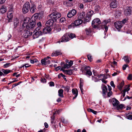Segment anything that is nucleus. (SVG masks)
<instances>
[{"instance_id": "de8ad7c7", "label": "nucleus", "mask_w": 132, "mask_h": 132, "mask_svg": "<svg viewBox=\"0 0 132 132\" xmlns=\"http://www.w3.org/2000/svg\"><path fill=\"white\" fill-rule=\"evenodd\" d=\"M127 79L128 80H131L132 79V75L131 74H130L129 75L128 77H127Z\"/></svg>"}, {"instance_id": "c85d7f7f", "label": "nucleus", "mask_w": 132, "mask_h": 132, "mask_svg": "<svg viewBox=\"0 0 132 132\" xmlns=\"http://www.w3.org/2000/svg\"><path fill=\"white\" fill-rule=\"evenodd\" d=\"M122 59H123L127 63H129V57L127 56H125Z\"/></svg>"}, {"instance_id": "603ef678", "label": "nucleus", "mask_w": 132, "mask_h": 132, "mask_svg": "<svg viewBox=\"0 0 132 132\" xmlns=\"http://www.w3.org/2000/svg\"><path fill=\"white\" fill-rule=\"evenodd\" d=\"M20 83V82H18V83H16V84H14L13 85H12V88H13L14 87H15V86H17Z\"/></svg>"}, {"instance_id": "338daca9", "label": "nucleus", "mask_w": 132, "mask_h": 132, "mask_svg": "<svg viewBox=\"0 0 132 132\" xmlns=\"http://www.w3.org/2000/svg\"><path fill=\"white\" fill-rule=\"evenodd\" d=\"M127 20L126 19H124L121 22H122L123 24H125L127 22Z\"/></svg>"}, {"instance_id": "79ce46f5", "label": "nucleus", "mask_w": 132, "mask_h": 132, "mask_svg": "<svg viewBox=\"0 0 132 132\" xmlns=\"http://www.w3.org/2000/svg\"><path fill=\"white\" fill-rule=\"evenodd\" d=\"M55 118V117L54 116V114L53 115V116H52L51 117V123H53L54 121V120Z\"/></svg>"}, {"instance_id": "09e8293b", "label": "nucleus", "mask_w": 132, "mask_h": 132, "mask_svg": "<svg viewBox=\"0 0 132 132\" xmlns=\"http://www.w3.org/2000/svg\"><path fill=\"white\" fill-rule=\"evenodd\" d=\"M83 80L81 78H80V86H83Z\"/></svg>"}, {"instance_id": "4be33fe9", "label": "nucleus", "mask_w": 132, "mask_h": 132, "mask_svg": "<svg viewBox=\"0 0 132 132\" xmlns=\"http://www.w3.org/2000/svg\"><path fill=\"white\" fill-rule=\"evenodd\" d=\"M63 92V90L62 89H61L59 90L58 91V96L61 97H64Z\"/></svg>"}, {"instance_id": "dca6fc26", "label": "nucleus", "mask_w": 132, "mask_h": 132, "mask_svg": "<svg viewBox=\"0 0 132 132\" xmlns=\"http://www.w3.org/2000/svg\"><path fill=\"white\" fill-rule=\"evenodd\" d=\"M102 88L103 95V96H104L105 95L107 91V88L106 86L103 84H102Z\"/></svg>"}, {"instance_id": "e2e57ef3", "label": "nucleus", "mask_w": 132, "mask_h": 132, "mask_svg": "<svg viewBox=\"0 0 132 132\" xmlns=\"http://www.w3.org/2000/svg\"><path fill=\"white\" fill-rule=\"evenodd\" d=\"M130 87V86H128L127 88H126L124 89V90H126V91L128 92L129 90H130V88H129Z\"/></svg>"}, {"instance_id": "2eb2a0df", "label": "nucleus", "mask_w": 132, "mask_h": 132, "mask_svg": "<svg viewBox=\"0 0 132 132\" xmlns=\"http://www.w3.org/2000/svg\"><path fill=\"white\" fill-rule=\"evenodd\" d=\"M83 22V20L78 19L77 20H76L74 23L75 26H77L80 25Z\"/></svg>"}, {"instance_id": "a211bd4d", "label": "nucleus", "mask_w": 132, "mask_h": 132, "mask_svg": "<svg viewBox=\"0 0 132 132\" xmlns=\"http://www.w3.org/2000/svg\"><path fill=\"white\" fill-rule=\"evenodd\" d=\"M85 14L84 12H82L80 13L78 16V19L82 20L85 19Z\"/></svg>"}, {"instance_id": "f257e3e1", "label": "nucleus", "mask_w": 132, "mask_h": 132, "mask_svg": "<svg viewBox=\"0 0 132 132\" xmlns=\"http://www.w3.org/2000/svg\"><path fill=\"white\" fill-rule=\"evenodd\" d=\"M33 16V15L32 16L30 20L29 18H26L24 20V22L22 25L23 28L21 30H20L21 32V35H22V36L25 38L28 37L31 34L29 31L26 30V28L28 29H32L33 21L32 18Z\"/></svg>"}, {"instance_id": "bb28decb", "label": "nucleus", "mask_w": 132, "mask_h": 132, "mask_svg": "<svg viewBox=\"0 0 132 132\" xmlns=\"http://www.w3.org/2000/svg\"><path fill=\"white\" fill-rule=\"evenodd\" d=\"M62 88L64 89V90L66 91L67 92H69L70 89V87L68 86H62Z\"/></svg>"}, {"instance_id": "1a4fd4ad", "label": "nucleus", "mask_w": 132, "mask_h": 132, "mask_svg": "<svg viewBox=\"0 0 132 132\" xmlns=\"http://www.w3.org/2000/svg\"><path fill=\"white\" fill-rule=\"evenodd\" d=\"M132 12V7H127L124 11V14L126 15H130Z\"/></svg>"}, {"instance_id": "7c9ffc66", "label": "nucleus", "mask_w": 132, "mask_h": 132, "mask_svg": "<svg viewBox=\"0 0 132 132\" xmlns=\"http://www.w3.org/2000/svg\"><path fill=\"white\" fill-rule=\"evenodd\" d=\"M87 111L89 112H90L93 113L95 114H96L97 113V112L96 111H95L90 108L88 109H87Z\"/></svg>"}, {"instance_id": "0eeeda50", "label": "nucleus", "mask_w": 132, "mask_h": 132, "mask_svg": "<svg viewBox=\"0 0 132 132\" xmlns=\"http://www.w3.org/2000/svg\"><path fill=\"white\" fill-rule=\"evenodd\" d=\"M30 4L29 2L26 3L23 5L22 9V11L23 13H27L30 9Z\"/></svg>"}, {"instance_id": "c756f323", "label": "nucleus", "mask_w": 132, "mask_h": 132, "mask_svg": "<svg viewBox=\"0 0 132 132\" xmlns=\"http://www.w3.org/2000/svg\"><path fill=\"white\" fill-rule=\"evenodd\" d=\"M91 30L90 28L86 29L85 31L87 35H89L91 32Z\"/></svg>"}, {"instance_id": "473e14b6", "label": "nucleus", "mask_w": 132, "mask_h": 132, "mask_svg": "<svg viewBox=\"0 0 132 132\" xmlns=\"http://www.w3.org/2000/svg\"><path fill=\"white\" fill-rule=\"evenodd\" d=\"M100 9V6L98 5H96L94 7L95 10L96 11H98Z\"/></svg>"}, {"instance_id": "49530a36", "label": "nucleus", "mask_w": 132, "mask_h": 132, "mask_svg": "<svg viewBox=\"0 0 132 132\" xmlns=\"http://www.w3.org/2000/svg\"><path fill=\"white\" fill-rule=\"evenodd\" d=\"M10 63H6V64H5L4 65V67H5V68H7L8 67H9L10 65Z\"/></svg>"}, {"instance_id": "aec40b11", "label": "nucleus", "mask_w": 132, "mask_h": 132, "mask_svg": "<svg viewBox=\"0 0 132 132\" xmlns=\"http://www.w3.org/2000/svg\"><path fill=\"white\" fill-rule=\"evenodd\" d=\"M19 21L17 18H15L14 19V28H15L18 26Z\"/></svg>"}, {"instance_id": "f3484780", "label": "nucleus", "mask_w": 132, "mask_h": 132, "mask_svg": "<svg viewBox=\"0 0 132 132\" xmlns=\"http://www.w3.org/2000/svg\"><path fill=\"white\" fill-rule=\"evenodd\" d=\"M112 101L113 105L114 106H117L119 103V101L116 98L112 99Z\"/></svg>"}, {"instance_id": "052dcab7", "label": "nucleus", "mask_w": 132, "mask_h": 132, "mask_svg": "<svg viewBox=\"0 0 132 132\" xmlns=\"http://www.w3.org/2000/svg\"><path fill=\"white\" fill-rule=\"evenodd\" d=\"M47 2L49 3H53V0H47Z\"/></svg>"}, {"instance_id": "4c0bfd02", "label": "nucleus", "mask_w": 132, "mask_h": 132, "mask_svg": "<svg viewBox=\"0 0 132 132\" xmlns=\"http://www.w3.org/2000/svg\"><path fill=\"white\" fill-rule=\"evenodd\" d=\"M88 60L90 62L92 61V58L91 55L90 54H88L87 56Z\"/></svg>"}, {"instance_id": "6e6552de", "label": "nucleus", "mask_w": 132, "mask_h": 132, "mask_svg": "<svg viewBox=\"0 0 132 132\" xmlns=\"http://www.w3.org/2000/svg\"><path fill=\"white\" fill-rule=\"evenodd\" d=\"M77 13L75 9H72L67 14V16L69 18H71L75 15Z\"/></svg>"}, {"instance_id": "a18cd8bd", "label": "nucleus", "mask_w": 132, "mask_h": 132, "mask_svg": "<svg viewBox=\"0 0 132 132\" xmlns=\"http://www.w3.org/2000/svg\"><path fill=\"white\" fill-rule=\"evenodd\" d=\"M93 13V11L92 10L89 11L88 13V15H90V16H91Z\"/></svg>"}, {"instance_id": "72a5a7b5", "label": "nucleus", "mask_w": 132, "mask_h": 132, "mask_svg": "<svg viewBox=\"0 0 132 132\" xmlns=\"http://www.w3.org/2000/svg\"><path fill=\"white\" fill-rule=\"evenodd\" d=\"M124 108L123 105V104H120L119 105L117 106V109L119 110V109H122Z\"/></svg>"}, {"instance_id": "2f4dec72", "label": "nucleus", "mask_w": 132, "mask_h": 132, "mask_svg": "<svg viewBox=\"0 0 132 132\" xmlns=\"http://www.w3.org/2000/svg\"><path fill=\"white\" fill-rule=\"evenodd\" d=\"M124 84V82L122 81L120 84L118 86V87L120 90H121L122 89V87L123 86Z\"/></svg>"}, {"instance_id": "864d4df0", "label": "nucleus", "mask_w": 132, "mask_h": 132, "mask_svg": "<svg viewBox=\"0 0 132 132\" xmlns=\"http://www.w3.org/2000/svg\"><path fill=\"white\" fill-rule=\"evenodd\" d=\"M49 85L51 86H53L54 85V84L53 82L51 81L49 82Z\"/></svg>"}, {"instance_id": "0e129e2a", "label": "nucleus", "mask_w": 132, "mask_h": 132, "mask_svg": "<svg viewBox=\"0 0 132 132\" xmlns=\"http://www.w3.org/2000/svg\"><path fill=\"white\" fill-rule=\"evenodd\" d=\"M6 0H0V4H3L5 3Z\"/></svg>"}, {"instance_id": "f704fd0d", "label": "nucleus", "mask_w": 132, "mask_h": 132, "mask_svg": "<svg viewBox=\"0 0 132 132\" xmlns=\"http://www.w3.org/2000/svg\"><path fill=\"white\" fill-rule=\"evenodd\" d=\"M50 57L49 56H47L46 57H45V62H46V63L47 64H48L50 63V61L48 59L50 58Z\"/></svg>"}, {"instance_id": "c9c22d12", "label": "nucleus", "mask_w": 132, "mask_h": 132, "mask_svg": "<svg viewBox=\"0 0 132 132\" xmlns=\"http://www.w3.org/2000/svg\"><path fill=\"white\" fill-rule=\"evenodd\" d=\"M45 58H44V59H42L41 60V62L42 64L44 65H46V62H45Z\"/></svg>"}, {"instance_id": "ddd939ff", "label": "nucleus", "mask_w": 132, "mask_h": 132, "mask_svg": "<svg viewBox=\"0 0 132 132\" xmlns=\"http://www.w3.org/2000/svg\"><path fill=\"white\" fill-rule=\"evenodd\" d=\"M61 70L62 71L64 74H68L69 75H71L73 73L72 70H65L63 69V68H62Z\"/></svg>"}, {"instance_id": "9b49d317", "label": "nucleus", "mask_w": 132, "mask_h": 132, "mask_svg": "<svg viewBox=\"0 0 132 132\" xmlns=\"http://www.w3.org/2000/svg\"><path fill=\"white\" fill-rule=\"evenodd\" d=\"M52 28L51 27L47 26L44 28L43 30V33L44 34L49 33L51 31Z\"/></svg>"}, {"instance_id": "6e6d98bb", "label": "nucleus", "mask_w": 132, "mask_h": 132, "mask_svg": "<svg viewBox=\"0 0 132 132\" xmlns=\"http://www.w3.org/2000/svg\"><path fill=\"white\" fill-rule=\"evenodd\" d=\"M112 94V92L111 91H109L108 93V96L109 97H110L111 96Z\"/></svg>"}, {"instance_id": "e433bc0d", "label": "nucleus", "mask_w": 132, "mask_h": 132, "mask_svg": "<svg viewBox=\"0 0 132 132\" xmlns=\"http://www.w3.org/2000/svg\"><path fill=\"white\" fill-rule=\"evenodd\" d=\"M75 26V24L74 23H72L70 25H69L68 27V28H74V26Z\"/></svg>"}, {"instance_id": "4468645a", "label": "nucleus", "mask_w": 132, "mask_h": 132, "mask_svg": "<svg viewBox=\"0 0 132 132\" xmlns=\"http://www.w3.org/2000/svg\"><path fill=\"white\" fill-rule=\"evenodd\" d=\"M117 2L115 1H114L111 3L110 5V6L112 8H115L117 7Z\"/></svg>"}, {"instance_id": "423d86ee", "label": "nucleus", "mask_w": 132, "mask_h": 132, "mask_svg": "<svg viewBox=\"0 0 132 132\" xmlns=\"http://www.w3.org/2000/svg\"><path fill=\"white\" fill-rule=\"evenodd\" d=\"M101 23V21L99 18L94 19L92 22V26L94 28L98 27V25Z\"/></svg>"}, {"instance_id": "39448f33", "label": "nucleus", "mask_w": 132, "mask_h": 132, "mask_svg": "<svg viewBox=\"0 0 132 132\" xmlns=\"http://www.w3.org/2000/svg\"><path fill=\"white\" fill-rule=\"evenodd\" d=\"M69 35L67 34H64L60 40L57 42L56 43L66 42L69 41Z\"/></svg>"}, {"instance_id": "8fccbe9b", "label": "nucleus", "mask_w": 132, "mask_h": 132, "mask_svg": "<svg viewBox=\"0 0 132 132\" xmlns=\"http://www.w3.org/2000/svg\"><path fill=\"white\" fill-rule=\"evenodd\" d=\"M110 85L112 87H113L114 88L115 87V85L114 84L113 81H111L110 82Z\"/></svg>"}, {"instance_id": "a878e982", "label": "nucleus", "mask_w": 132, "mask_h": 132, "mask_svg": "<svg viewBox=\"0 0 132 132\" xmlns=\"http://www.w3.org/2000/svg\"><path fill=\"white\" fill-rule=\"evenodd\" d=\"M110 19L104 20L103 22L101 23V25L102 26H105L108 23L110 22Z\"/></svg>"}, {"instance_id": "c03bdc74", "label": "nucleus", "mask_w": 132, "mask_h": 132, "mask_svg": "<svg viewBox=\"0 0 132 132\" xmlns=\"http://www.w3.org/2000/svg\"><path fill=\"white\" fill-rule=\"evenodd\" d=\"M90 17L89 16H86L85 19H84L83 20H84L86 22H87L89 21Z\"/></svg>"}, {"instance_id": "ea45409f", "label": "nucleus", "mask_w": 132, "mask_h": 132, "mask_svg": "<svg viewBox=\"0 0 132 132\" xmlns=\"http://www.w3.org/2000/svg\"><path fill=\"white\" fill-rule=\"evenodd\" d=\"M69 38L72 39L75 37V35L73 34H71L70 35H69Z\"/></svg>"}, {"instance_id": "37998d69", "label": "nucleus", "mask_w": 132, "mask_h": 132, "mask_svg": "<svg viewBox=\"0 0 132 132\" xmlns=\"http://www.w3.org/2000/svg\"><path fill=\"white\" fill-rule=\"evenodd\" d=\"M70 67V66L67 64L64 65L63 68H64L68 69Z\"/></svg>"}, {"instance_id": "3c124183", "label": "nucleus", "mask_w": 132, "mask_h": 132, "mask_svg": "<svg viewBox=\"0 0 132 132\" xmlns=\"http://www.w3.org/2000/svg\"><path fill=\"white\" fill-rule=\"evenodd\" d=\"M126 90H123L121 92V93H122V95L123 97H124L125 95Z\"/></svg>"}, {"instance_id": "5701e85b", "label": "nucleus", "mask_w": 132, "mask_h": 132, "mask_svg": "<svg viewBox=\"0 0 132 132\" xmlns=\"http://www.w3.org/2000/svg\"><path fill=\"white\" fill-rule=\"evenodd\" d=\"M41 14L38 13H36L34 15V20L35 19L37 20V19H40V16Z\"/></svg>"}, {"instance_id": "69168bd1", "label": "nucleus", "mask_w": 132, "mask_h": 132, "mask_svg": "<svg viewBox=\"0 0 132 132\" xmlns=\"http://www.w3.org/2000/svg\"><path fill=\"white\" fill-rule=\"evenodd\" d=\"M84 7V6L83 4H80L79 7L80 9L83 8Z\"/></svg>"}, {"instance_id": "f8f14e48", "label": "nucleus", "mask_w": 132, "mask_h": 132, "mask_svg": "<svg viewBox=\"0 0 132 132\" xmlns=\"http://www.w3.org/2000/svg\"><path fill=\"white\" fill-rule=\"evenodd\" d=\"M54 22V20L53 19H50L46 22V25L47 26L51 27L53 25Z\"/></svg>"}, {"instance_id": "f03ea898", "label": "nucleus", "mask_w": 132, "mask_h": 132, "mask_svg": "<svg viewBox=\"0 0 132 132\" xmlns=\"http://www.w3.org/2000/svg\"><path fill=\"white\" fill-rule=\"evenodd\" d=\"M37 27L34 31V39L37 38L42 35V32L41 31H38L40 29L41 26V23L40 22H38L37 24Z\"/></svg>"}, {"instance_id": "20e7f679", "label": "nucleus", "mask_w": 132, "mask_h": 132, "mask_svg": "<svg viewBox=\"0 0 132 132\" xmlns=\"http://www.w3.org/2000/svg\"><path fill=\"white\" fill-rule=\"evenodd\" d=\"M61 16V14L59 12H55L49 14L47 16V18L48 19H52L53 20H56L60 17Z\"/></svg>"}, {"instance_id": "cd10ccee", "label": "nucleus", "mask_w": 132, "mask_h": 132, "mask_svg": "<svg viewBox=\"0 0 132 132\" xmlns=\"http://www.w3.org/2000/svg\"><path fill=\"white\" fill-rule=\"evenodd\" d=\"M1 71L5 74L7 75L11 72V70L8 69H3L1 70Z\"/></svg>"}, {"instance_id": "5fc2aeb1", "label": "nucleus", "mask_w": 132, "mask_h": 132, "mask_svg": "<svg viewBox=\"0 0 132 132\" xmlns=\"http://www.w3.org/2000/svg\"><path fill=\"white\" fill-rule=\"evenodd\" d=\"M83 86H80V88L81 90V91L82 94H83Z\"/></svg>"}, {"instance_id": "393cba45", "label": "nucleus", "mask_w": 132, "mask_h": 132, "mask_svg": "<svg viewBox=\"0 0 132 132\" xmlns=\"http://www.w3.org/2000/svg\"><path fill=\"white\" fill-rule=\"evenodd\" d=\"M6 11V6H2L0 9V11L2 13H4Z\"/></svg>"}, {"instance_id": "7ed1b4c3", "label": "nucleus", "mask_w": 132, "mask_h": 132, "mask_svg": "<svg viewBox=\"0 0 132 132\" xmlns=\"http://www.w3.org/2000/svg\"><path fill=\"white\" fill-rule=\"evenodd\" d=\"M81 69L82 72L85 75L89 76L92 75V73L90 67L85 65L82 67Z\"/></svg>"}, {"instance_id": "a19ab883", "label": "nucleus", "mask_w": 132, "mask_h": 132, "mask_svg": "<svg viewBox=\"0 0 132 132\" xmlns=\"http://www.w3.org/2000/svg\"><path fill=\"white\" fill-rule=\"evenodd\" d=\"M65 18H61L60 20V22L61 23L63 22L64 21H65Z\"/></svg>"}, {"instance_id": "9d476101", "label": "nucleus", "mask_w": 132, "mask_h": 132, "mask_svg": "<svg viewBox=\"0 0 132 132\" xmlns=\"http://www.w3.org/2000/svg\"><path fill=\"white\" fill-rule=\"evenodd\" d=\"M114 25L115 27L118 30H119L122 26L121 22H116L114 23Z\"/></svg>"}, {"instance_id": "13d9d810", "label": "nucleus", "mask_w": 132, "mask_h": 132, "mask_svg": "<svg viewBox=\"0 0 132 132\" xmlns=\"http://www.w3.org/2000/svg\"><path fill=\"white\" fill-rule=\"evenodd\" d=\"M73 62L71 60L69 62V65L70 66V67L73 64Z\"/></svg>"}, {"instance_id": "412c9836", "label": "nucleus", "mask_w": 132, "mask_h": 132, "mask_svg": "<svg viewBox=\"0 0 132 132\" xmlns=\"http://www.w3.org/2000/svg\"><path fill=\"white\" fill-rule=\"evenodd\" d=\"M12 13H11L10 12H9L7 14V17L9 19L8 20L9 22H10L11 21V20L12 18L13 15Z\"/></svg>"}, {"instance_id": "774afa93", "label": "nucleus", "mask_w": 132, "mask_h": 132, "mask_svg": "<svg viewBox=\"0 0 132 132\" xmlns=\"http://www.w3.org/2000/svg\"><path fill=\"white\" fill-rule=\"evenodd\" d=\"M61 68V67L60 66H58L57 67H56L55 69V70L56 71H58V70L60 69Z\"/></svg>"}, {"instance_id": "6ab92c4d", "label": "nucleus", "mask_w": 132, "mask_h": 132, "mask_svg": "<svg viewBox=\"0 0 132 132\" xmlns=\"http://www.w3.org/2000/svg\"><path fill=\"white\" fill-rule=\"evenodd\" d=\"M72 93L73 94L75 95L74 97H73V99H74L77 97L78 95V91L77 89H73L72 90Z\"/></svg>"}, {"instance_id": "b1692460", "label": "nucleus", "mask_w": 132, "mask_h": 132, "mask_svg": "<svg viewBox=\"0 0 132 132\" xmlns=\"http://www.w3.org/2000/svg\"><path fill=\"white\" fill-rule=\"evenodd\" d=\"M62 54V53L59 51H56L55 52L53 53L52 54V56H56L59 55H61Z\"/></svg>"}, {"instance_id": "58836bf2", "label": "nucleus", "mask_w": 132, "mask_h": 132, "mask_svg": "<svg viewBox=\"0 0 132 132\" xmlns=\"http://www.w3.org/2000/svg\"><path fill=\"white\" fill-rule=\"evenodd\" d=\"M126 118L128 119L132 120V115H127L126 116Z\"/></svg>"}, {"instance_id": "4d7b16f0", "label": "nucleus", "mask_w": 132, "mask_h": 132, "mask_svg": "<svg viewBox=\"0 0 132 132\" xmlns=\"http://www.w3.org/2000/svg\"><path fill=\"white\" fill-rule=\"evenodd\" d=\"M128 67V65L126 64H125L122 67V69L123 70H125L126 69V68Z\"/></svg>"}, {"instance_id": "680f3d73", "label": "nucleus", "mask_w": 132, "mask_h": 132, "mask_svg": "<svg viewBox=\"0 0 132 132\" xmlns=\"http://www.w3.org/2000/svg\"><path fill=\"white\" fill-rule=\"evenodd\" d=\"M24 66H25V68H27L29 67L30 65L28 64H26L23 65L21 67H23Z\"/></svg>"}, {"instance_id": "bf43d9fd", "label": "nucleus", "mask_w": 132, "mask_h": 132, "mask_svg": "<svg viewBox=\"0 0 132 132\" xmlns=\"http://www.w3.org/2000/svg\"><path fill=\"white\" fill-rule=\"evenodd\" d=\"M42 82H45L46 81V80L45 78H42L41 80Z\"/></svg>"}]
</instances>
